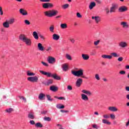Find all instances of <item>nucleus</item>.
<instances>
[{"label": "nucleus", "mask_w": 129, "mask_h": 129, "mask_svg": "<svg viewBox=\"0 0 129 129\" xmlns=\"http://www.w3.org/2000/svg\"><path fill=\"white\" fill-rule=\"evenodd\" d=\"M35 126L36 127H43V124L40 122H37L35 124Z\"/></svg>", "instance_id": "37"}, {"label": "nucleus", "mask_w": 129, "mask_h": 129, "mask_svg": "<svg viewBox=\"0 0 129 129\" xmlns=\"http://www.w3.org/2000/svg\"><path fill=\"white\" fill-rule=\"evenodd\" d=\"M45 97H46V95L44 93H40L38 96V99L40 100H45Z\"/></svg>", "instance_id": "19"}, {"label": "nucleus", "mask_w": 129, "mask_h": 129, "mask_svg": "<svg viewBox=\"0 0 129 129\" xmlns=\"http://www.w3.org/2000/svg\"><path fill=\"white\" fill-rule=\"evenodd\" d=\"M29 123H30V124H32V125H34L36 124V123L35 122V121H34L33 120H31L29 121Z\"/></svg>", "instance_id": "48"}, {"label": "nucleus", "mask_w": 129, "mask_h": 129, "mask_svg": "<svg viewBox=\"0 0 129 129\" xmlns=\"http://www.w3.org/2000/svg\"><path fill=\"white\" fill-rule=\"evenodd\" d=\"M19 98H20V99H23V100L24 101V102H27V99L26 98H25V97L23 96H19Z\"/></svg>", "instance_id": "42"}, {"label": "nucleus", "mask_w": 129, "mask_h": 129, "mask_svg": "<svg viewBox=\"0 0 129 129\" xmlns=\"http://www.w3.org/2000/svg\"><path fill=\"white\" fill-rule=\"evenodd\" d=\"M0 15L1 16H3V15H4V11H3V8H2V7H0Z\"/></svg>", "instance_id": "52"}, {"label": "nucleus", "mask_w": 129, "mask_h": 129, "mask_svg": "<svg viewBox=\"0 0 129 129\" xmlns=\"http://www.w3.org/2000/svg\"><path fill=\"white\" fill-rule=\"evenodd\" d=\"M26 74L27 75V76H35L36 75V74L33 73V72H31L30 71H27L26 72Z\"/></svg>", "instance_id": "31"}, {"label": "nucleus", "mask_w": 129, "mask_h": 129, "mask_svg": "<svg viewBox=\"0 0 129 129\" xmlns=\"http://www.w3.org/2000/svg\"><path fill=\"white\" fill-rule=\"evenodd\" d=\"M61 29H67V24L66 23L60 24Z\"/></svg>", "instance_id": "35"}, {"label": "nucleus", "mask_w": 129, "mask_h": 129, "mask_svg": "<svg viewBox=\"0 0 129 129\" xmlns=\"http://www.w3.org/2000/svg\"><path fill=\"white\" fill-rule=\"evenodd\" d=\"M95 78L96 80H100V77H99V74H96L95 75Z\"/></svg>", "instance_id": "41"}, {"label": "nucleus", "mask_w": 129, "mask_h": 129, "mask_svg": "<svg viewBox=\"0 0 129 129\" xmlns=\"http://www.w3.org/2000/svg\"><path fill=\"white\" fill-rule=\"evenodd\" d=\"M44 120L45 121H51V118L50 117H44Z\"/></svg>", "instance_id": "44"}, {"label": "nucleus", "mask_w": 129, "mask_h": 129, "mask_svg": "<svg viewBox=\"0 0 129 129\" xmlns=\"http://www.w3.org/2000/svg\"><path fill=\"white\" fill-rule=\"evenodd\" d=\"M37 47L38 48V50L39 51H41V52H44V46L41 44V43H39L37 45Z\"/></svg>", "instance_id": "23"}, {"label": "nucleus", "mask_w": 129, "mask_h": 129, "mask_svg": "<svg viewBox=\"0 0 129 129\" xmlns=\"http://www.w3.org/2000/svg\"><path fill=\"white\" fill-rule=\"evenodd\" d=\"M40 1L42 2V3H49L50 0H40Z\"/></svg>", "instance_id": "59"}, {"label": "nucleus", "mask_w": 129, "mask_h": 129, "mask_svg": "<svg viewBox=\"0 0 129 129\" xmlns=\"http://www.w3.org/2000/svg\"><path fill=\"white\" fill-rule=\"evenodd\" d=\"M59 12L58 11L52 9L48 11H46L44 12V15L46 17H48V18H52V17H55V16H57Z\"/></svg>", "instance_id": "4"}, {"label": "nucleus", "mask_w": 129, "mask_h": 129, "mask_svg": "<svg viewBox=\"0 0 129 129\" xmlns=\"http://www.w3.org/2000/svg\"><path fill=\"white\" fill-rule=\"evenodd\" d=\"M83 72H84V70L83 69H80L78 71H72L71 73L74 76L76 77H81L82 78H84V79H88V77H85L84 75Z\"/></svg>", "instance_id": "3"}, {"label": "nucleus", "mask_w": 129, "mask_h": 129, "mask_svg": "<svg viewBox=\"0 0 129 129\" xmlns=\"http://www.w3.org/2000/svg\"><path fill=\"white\" fill-rule=\"evenodd\" d=\"M15 18H11L8 20V24L10 25H13L15 23Z\"/></svg>", "instance_id": "27"}, {"label": "nucleus", "mask_w": 129, "mask_h": 129, "mask_svg": "<svg viewBox=\"0 0 129 129\" xmlns=\"http://www.w3.org/2000/svg\"><path fill=\"white\" fill-rule=\"evenodd\" d=\"M77 17L78 18H82V15L81 14H80V13H77Z\"/></svg>", "instance_id": "55"}, {"label": "nucleus", "mask_w": 129, "mask_h": 129, "mask_svg": "<svg viewBox=\"0 0 129 129\" xmlns=\"http://www.w3.org/2000/svg\"><path fill=\"white\" fill-rule=\"evenodd\" d=\"M111 56H112V57L117 58V57H119V54H117L116 52H112L111 53Z\"/></svg>", "instance_id": "32"}, {"label": "nucleus", "mask_w": 129, "mask_h": 129, "mask_svg": "<svg viewBox=\"0 0 129 129\" xmlns=\"http://www.w3.org/2000/svg\"><path fill=\"white\" fill-rule=\"evenodd\" d=\"M83 82V80L81 78H79L77 80L76 82V85L77 87H80L81 86V84H82Z\"/></svg>", "instance_id": "8"}, {"label": "nucleus", "mask_w": 129, "mask_h": 129, "mask_svg": "<svg viewBox=\"0 0 129 129\" xmlns=\"http://www.w3.org/2000/svg\"><path fill=\"white\" fill-rule=\"evenodd\" d=\"M52 50V47L51 46L48 47L46 49V52H49V51H51Z\"/></svg>", "instance_id": "54"}, {"label": "nucleus", "mask_w": 129, "mask_h": 129, "mask_svg": "<svg viewBox=\"0 0 129 129\" xmlns=\"http://www.w3.org/2000/svg\"><path fill=\"white\" fill-rule=\"evenodd\" d=\"M82 92L84 93L81 94L82 100L84 101H88L89 100L88 96H91L92 95V92L87 90H82Z\"/></svg>", "instance_id": "2"}, {"label": "nucleus", "mask_w": 129, "mask_h": 129, "mask_svg": "<svg viewBox=\"0 0 129 129\" xmlns=\"http://www.w3.org/2000/svg\"><path fill=\"white\" fill-rule=\"evenodd\" d=\"M103 117H104L105 119H107V118H109V115L108 114H104L103 115Z\"/></svg>", "instance_id": "49"}, {"label": "nucleus", "mask_w": 129, "mask_h": 129, "mask_svg": "<svg viewBox=\"0 0 129 129\" xmlns=\"http://www.w3.org/2000/svg\"><path fill=\"white\" fill-rule=\"evenodd\" d=\"M24 24L25 25H27L29 26V25H31V22L28 20H24Z\"/></svg>", "instance_id": "43"}, {"label": "nucleus", "mask_w": 129, "mask_h": 129, "mask_svg": "<svg viewBox=\"0 0 129 129\" xmlns=\"http://www.w3.org/2000/svg\"><path fill=\"white\" fill-rule=\"evenodd\" d=\"M118 9V6L117 4H114L112 5V6L110 8V13L112 14V13H116V10Z\"/></svg>", "instance_id": "5"}, {"label": "nucleus", "mask_w": 129, "mask_h": 129, "mask_svg": "<svg viewBox=\"0 0 129 129\" xmlns=\"http://www.w3.org/2000/svg\"><path fill=\"white\" fill-rule=\"evenodd\" d=\"M60 112L67 113V112H69V111H68V110H60Z\"/></svg>", "instance_id": "62"}, {"label": "nucleus", "mask_w": 129, "mask_h": 129, "mask_svg": "<svg viewBox=\"0 0 129 129\" xmlns=\"http://www.w3.org/2000/svg\"><path fill=\"white\" fill-rule=\"evenodd\" d=\"M47 113V111H41V114H46Z\"/></svg>", "instance_id": "63"}, {"label": "nucleus", "mask_w": 129, "mask_h": 129, "mask_svg": "<svg viewBox=\"0 0 129 129\" xmlns=\"http://www.w3.org/2000/svg\"><path fill=\"white\" fill-rule=\"evenodd\" d=\"M110 116L111 119H114V118H115V115H114V114H111L110 115Z\"/></svg>", "instance_id": "51"}, {"label": "nucleus", "mask_w": 129, "mask_h": 129, "mask_svg": "<svg viewBox=\"0 0 129 129\" xmlns=\"http://www.w3.org/2000/svg\"><path fill=\"white\" fill-rule=\"evenodd\" d=\"M52 39L54 41H58L60 39V36L57 34H53L52 35Z\"/></svg>", "instance_id": "20"}, {"label": "nucleus", "mask_w": 129, "mask_h": 129, "mask_svg": "<svg viewBox=\"0 0 129 129\" xmlns=\"http://www.w3.org/2000/svg\"><path fill=\"white\" fill-rule=\"evenodd\" d=\"M52 83H53V80H49L47 82V85H50V84H52Z\"/></svg>", "instance_id": "47"}, {"label": "nucleus", "mask_w": 129, "mask_h": 129, "mask_svg": "<svg viewBox=\"0 0 129 129\" xmlns=\"http://www.w3.org/2000/svg\"><path fill=\"white\" fill-rule=\"evenodd\" d=\"M92 20H95L96 24H98L101 21V18L99 16H92Z\"/></svg>", "instance_id": "14"}, {"label": "nucleus", "mask_w": 129, "mask_h": 129, "mask_svg": "<svg viewBox=\"0 0 129 129\" xmlns=\"http://www.w3.org/2000/svg\"><path fill=\"white\" fill-rule=\"evenodd\" d=\"M63 71L66 72L68 70V65L67 63H64L61 65Z\"/></svg>", "instance_id": "24"}, {"label": "nucleus", "mask_w": 129, "mask_h": 129, "mask_svg": "<svg viewBox=\"0 0 129 129\" xmlns=\"http://www.w3.org/2000/svg\"><path fill=\"white\" fill-rule=\"evenodd\" d=\"M82 57L83 58V60H87L89 59V55L87 54H82Z\"/></svg>", "instance_id": "25"}, {"label": "nucleus", "mask_w": 129, "mask_h": 129, "mask_svg": "<svg viewBox=\"0 0 129 129\" xmlns=\"http://www.w3.org/2000/svg\"><path fill=\"white\" fill-rule=\"evenodd\" d=\"M47 61L49 64H53L56 62V59L52 56H49L47 58Z\"/></svg>", "instance_id": "13"}, {"label": "nucleus", "mask_w": 129, "mask_h": 129, "mask_svg": "<svg viewBox=\"0 0 129 129\" xmlns=\"http://www.w3.org/2000/svg\"><path fill=\"white\" fill-rule=\"evenodd\" d=\"M99 43H100V40L95 41L94 42V45H95V46H97V45H99Z\"/></svg>", "instance_id": "45"}, {"label": "nucleus", "mask_w": 129, "mask_h": 129, "mask_svg": "<svg viewBox=\"0 0 129 129\" xmlns=\"http://www.w3.org/2000/svg\"><path fill=\"white\" fill-rule=\"evenodd\" d=\"M101 57L103 59H109V60L112 59V55H111L103 54Z\"/></svg>", "instance_id": "18"}, {"label": "nucleus", "mask_w": 129, "mask_h": 129, "mask_svg": "<svg viewBox=\"0 0 129 129\" xmlns=\"http://www.w3.org/2000/svg\"><path fill=\"white\" fill-rule=\"evenodd\" d=\"M92 126L93 128H96V129H98V128H99V127H100V126H99L98 125H97L96 124H92Z\"/></svg>", "instance_id": "38"}, {"label": "nucleus", "mask_w": 129, "mask_h": 129, "mask_svg": "<svg viewBox=\"0 0 129 129\" xmlns=\"http://www.w3.org/2000/svg\"><path fill=\"white\" fill-rule=\"evenodd\" d=\"M50 90L53 92H56L58 90V88L55 86H52L50 87Z\"/></svg>", "instance_id": "26"}, {"label": "nucleus", "mask_w": 129, "mask_h": 129, "mask_svg": "<svg viewBox=\"0 0 129 129\" xmlns=\"http://www.w3.org/2000/svg\"><path fill=\"white\" fill-rule=\"evenodd\" d=\"M46 98L48 101H53V99L51 98V96H50V95H46Z\"/></svg>", "instance_id": "40"}, {"label": "nucleus", "mask_w": 129, "mask_h": 129, "mask_svg": "<svg viewBox=\"0 0 129 129\" xmlns=\"http://www.w3.org/2000/svg\"><path fill=\"white\" fill-rule=\"evenodd\" d=\"M3 26L4 28H5V29H9V28H10V25L9 24V22H8V20L3 22Z\"/></svg>", "instance_id": "21"}, {"label": "nucleus", "mask_w": 129, "mask_h": 129, "mask_svg": "<svg viewBox=\"0 0 129 129\" xmlns=\"http://www.w3.org/2000/svg\"><path fill=\"white\" fill-rule=\"evenodd\" d=\"M70 42H71V43H72L73 44H74L75 43V40H74V38H71L70 39Z\"/></svg>", "instance_id": "57"}, {"label": "nucleus", "mask_w": 129, "mask_h": 129, "mask_svg": "<svg viewBox=\"0 0 129 129\" xmlns=\"http://www.w3.org/2000/svg\"><path fill=\"white\" fill-rule=\"evenodd\" d=\"M55 29V27L54 25H51L49 27V31L51 33H54V30Z\"/></svg>", "instance_id": "36"}, {"label": "nucleus", "mask_w": 129, "mask_h": 129, "mask_svg": "<svg viewBox=\"0 0 129 129\" xmlns=\"http://www.w3.org/2000/svg\"><path fill=\"white\" fill-rule=\"evenodd\" d=\"M39 37L40 39H42V40H45V37H44V36L40 35H39Z\"/></svg>", "instance_id": "61"}, {"label": "nucleus", "mask_w": 129, "mask_h": 129, "mask_svg": "<svg viewBox=\"0 0 129 129\" xmlns=\"http://www.w3.org/2000/svg\"><path fill=\"white\" fill-rule=\"evenodd\" d=\"M128 9L125 6H121L118 9V11L120 13H123V12H126Z\"/></svg>", "instance_id": "15"}, {"label": "nucleus", "mask_w": 129, "mask_h": 129, "mask_svg": "<svg viewBox=\"0 0 129 129\" xmlns=\"http://www.w3.org/2000/svg\"><path fill=\"white\" fill-rule=\"evenodd\" d=\"M120 26H121L122 28L123 29H128L129 28V25L128 23H127V22H121L120 23Z\"/></svg>", "instance_id": "9"}, {"label": "nucleus", "mask_w": 129, "mask_h": 129, "mask_svg": "<svg viewBox=\"0 0 129 129\" xmlns=\"http://www.w3.org/2000/svg\"><path fill=\"white\" fill-rule=\"evenodd\" d=\"M59 100H66V98L64 97H58Z\"/></svg>", "instance_id": "50"}, {"label": "nucleus", "mask_w": 129, "mask_h": 129, "mask_svg": "<svg viewBox=\"0 0 129 129\" xmlns=\"http://www.w3.org/2000/svg\"><path fill=\"white\" fill-rule=\"evenodd\" d=\"M41 64H43L44 65V66H46V67H48V66H49V64H48V63H47L44 61H42Z\"/></svg>", "instance_id": "53"}, {"label": "nucleus", "mask_w": 129, "mask_h": 129, "mask_svg": "<svg viewBox=\"0 0 129 129\" xmlns=\"http://www.w3.org/2000/svg\"><path fill=\"white\" fill-rule=\"evenodd\" d=\"M125 90L126 91H129V87L128 86H127L125 87Z\"/></svg>", "instance_id": "64"}, {"label": "nucleus", "mask_w": 129, "mask_h": 129, "mask_svg": "<svg viewBox=\"0 0 129 129\" xmlns=\"http://www.w3.org/2000/svg\"><path fill=\"white\" fill-rule=\"evenodd\" d=\"M68 90H72V86L69 85L67 87Z\"/></svg>", "instance_id": "60"}, {"label": "nucleus", "mask_w": 129, "mask_h": 129, "mask_svg": "<svg viewBox=\"0 0 129 129\" xmlns=\"http://www.w3.org/2000/svg\"><path fill=\"white\" fill-rule=\"evenodd\" d=\"M95 7H96V3L94 2H91L89 5V10H93Z\"/></svg>", "instance_id": "16"}, {"label": "nucleus", "mask_w": 129, "mask_h": 129, "mask_svg": "<svg viewBox=\"0 0 129 129\" xmlns=\"http://www.w3.org/2000/svg\"><path fill=\"white\" fill-rule=\"evenodd\" d=\"M119 73L121 75H124V74H125V72L124 71H120Z\"/></svg>", "instance_id": "58"}, {"label": "nucleus", "mask_w": 129, "mask_h": 129, "mask_svg": "<svg viewBox=\"0 0 129 129\" xmlns=\"http://www.w3.org/2000/svg\"><path fill=\"white\" fill-rule=\"evenodd\" d=\"M33 36L34 39H35V40H38L39 39V36L38 35V33H37V32L34 31L33 34Z\"/></svg>", "instance_id": "30"}, {"label": "nucleus", "mask_w": 129, "mask_h": 129, "mask_svg": "<svg viewBox=\"0 0 129 129\" xmlns=\"http://www.w3.org/2000/svg\"><path fill=\"white\" fill-rule=\"evenodd\" d=\"M56 108L58 109H63L65 108V106L64 105H62L61 104H56Z\"/></svg>", "instance_id": "28"}, {"label": "nucleus", "mask_w": 129, "mask_h": 129, "mask_svg": "<svg viewBox=\"0 0 129 129\" xmlns=\"http://www.w3.org/2000/svg\"><path fill=\"white\" fill-rule=\"evenodd\" d=\"M39 72L41 73V74H43V75H45V76H47V77H52V75L53 74L50 72H47L43 71H40Z\"/></svg>", "instance_id": "10"}, {"label": "nucleus", "mask_w": 129, "mask_h": 129, "mask_svg": "<svg viewBox=\"0 0 129 129\" xmlns=\"http://www.w3.org/2000/svg\"><path fill=\"white\" fill-rule=\"evenodd\" d=\"M62 8L63 10H66V9H68V8H69V4H64L62 6Z\"/></svg>", "instance_id": "39"}, {"label": "nucleus", "mask_w": 129, "mask_h": 129, "mask_svg": "<svg viewBox=\"0 0 129 129\" xmlns=\"http://www.w3.org/2000/svg\"><path fill=\"white\" fill-rule=\"evenodd\" d=\"M108 109L110 111H112L113 112H115L118 110L117 108H116L115 106H109L108 107Z\"/></svg>", "instance_id": "17"}, {"label": "nucleus", "mask_w": 129, "mask_h": 129, "mask_svg": "<svg viewBox=\"0 0 129 129\" xmlns=\"http://www.w3.org/2000/svg\"><path fill=\"white\" fill-rule=\"evenodd\" d=\"M19 13L22 16H28V12L23 8L19 9Z\"/></svg>", "instance_id": "12"}, {"label": "nucleus", "mask_w": 129, "mask_h": 129, "mask_svg": "<svg viewBox=\"0 0 129 129\" xmlns=\"http://www.w3.org/2000/svg\"><path fill=\"white\" fill-rule=\"evenodd\" d=\"M51 77H52V78H54V79H55V80H61V77L57 75V74H52Z\"/></svg>", "instance_id": "22"}, {"label": "nucleus", "mask_w": 129, "mask_h": 129, "mask_svg": "<svg viewBox=\"0 0 129 129\" xmlns=\"http://www.w3.org/2000/svg\"><path fill=\"white\" fill-rule=\"evenodd\" d=\"M28 117L30 119H34V118H35V115H34V113H29L28 115Z\"/></svg>", "instance_id": "29"}, {"label": "nucleus", "mask_w": 129, "mask_h": 129, "mask_svg": "<svg viewBox=\"0 0 129 129\" xmlns=\"http://www.w3.org/2000/svg\"><path fill=\"white\" fill-rule=\"evenodd\" d=\"M19 40L22 41L27 46H32V40L28 38L25 34H21L19 36Z\"/></svg>", "instance_id": "1"}, {"label": "nucleus", "mask_w": 129, "mask_h": 129, "mask_svg": "<svg viewBox=\"0 0 129 129\" xmlns=\"http://www.w3.org/2000/svg\"><path fill=\"white\" fill-rule=\"evenodd\" d=\"M123 60V57H119L118 59L117 60L119 61V62H121Z\"/></svg>", "instance_id": "56"}, {"label": "nucleus", "mask_w": 129, "mask_h": 129, "mask_svg": "<svg viewBox=\"0 0 129 129\" xmlns=\"http://www.w3.org/2000/svg\"><path fill=\"white\" fill-rule=\"evenodd\" d=\"M43 9H49V8H54V5L52 3H46L42 4Z\"/></svg>", "instance_id": "7"}, {"label": "nucleus", "mask_w": 129, "mask_h": 129, "mask_svg": "<svg viewBox=\"0 0 129 129\" xmlns=\"http://www.w3.org/2000/svg\"><path fill=\"white\" fill-rule=\"evenodd\" d=\"M13 110H14L12 108H10L9 109H6L7 112H9V113H11V112H12V111H13Z\"/></svg>", "instance_id": "46"}, {"label": "nucleus", "mask_w": 129, "mask_h": 129, "mask_svg": "<svg viewBox=\"0 0 129 129\" xmlns=\"http://www.w3.org/2000/svg\"><path fill=\"white\" fill-rule=\"evenodd\" d=\"M66 59H67L68 60H69L70 61H71L72 60V56H71V55H70V54L67 53L66 54Z\"/></svg>", "instance_id": "34"}, {"label": "nucleus", "mask_w": 129, "mask_h": 129, "mask_svg": "<svg viewBox=\"0 0 129 129\" xmlns=\"http://www.w3.org/2000/svg\"><path fill=\"white\" fill-rule=\"evenodd\" d=\"M27 80L30 82H38L39 79L37 76L29 77L27 78Z\"/></svg>", "instance_id": "6"}, {"label": "nucleus", "mask_w": 129, "mask_h": 129, "mask_svg": "<svg viewBox=\"0 0 129 129\" xmlns=\"http://www.w3.org/2000/svg\"><path fill=\"white\" fill-rule=\"evenodd\" d=\"M119 47L120 48H126L127 47V43L125 41H120L119 43Z\"/></svg>", "instance_id": "11"}, {"label": "nucleus", "mask_w": 129, "mask_h": 129, "mask_svg": "<svg viewBox=\"0 0 129 129\" xmlns=\"http://www.w3.org/2000/svg\"><path fill=\"white\" fill-rule=\"evenodd\" d=\"M102 122L105 124H111V123L109 122L108 120H106V119H103L102 120Z\"/></svg>", "instance_id": "33"}]
</instances>
